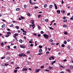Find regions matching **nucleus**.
Masks as SVG:
<instances>
[{
    "instance_id": "17",
    "label": "nucleus",
    "mask_w": 73,
    "mask_h": 73,
    "mask_svg": "<svg viewBox=\"0 0 73 73\" xmlns=\"http://www.w3.org/2000/svg\"><path fill=\"white\" fill-rule=\"evenodd\" d=\"M19 42H20V43H22V42H23V40H22L20 39L19 40Z\"/></svg>"
},
{
    "instance_id": "32",
    "label": "nucleus",
    "mask_w": 73,
    "mask_h": 73,
    "mask_svg": "<svg viewBox=\"0 0 73 73\" xmlns=\"http://www.w3.org/2000/svg\"><path fill=\"white\" fill-rule=\"evenodd\" d=\"M7 33L8 35H10V34H11V32H7Z\"/></svg>"
},
{
    "instance_id": "38",
    "label": "nucleus",
    "mask_w": 73,
    "mask_h": 73,
    "mask_svg": "<svg viewBox=\"0 0 73 73\" xmlns=\"http://www.w3.org/2000/svg\"><path fill=\"white\" fill-rule=\"evenodd\" d=\"M70 15V13H68L67 14V16H69Z\"/></svg>"
},
{
    "instance_id": "37",
    "label": "nucleus",
    "mask_w": 73,
    "mask_h": 73,
    "mask_svg": "<svg viewBox=\"0 0 73 73\" xmlns=\"http://www.w3.org/2000/svg\"><path fill=\"white\" fill-rule=\"evenodd\" d=\"M27 15L28 16H30L31 15V14H30V13H27Z\"/></svg>"
},
{
    "instance_id": "52",
    "label": "nucleus",
    "mask_w": 73,
    "mask_h": 73,
    "mask_svg": "<svg viewBox=\"0 0 73 73\" xmlns=\"http://www.w3.org/2000/svg\"><path fill=\"white\" fill-rule=\"evenodd\" d=\"M51 45H53V46H54V45L55 44L54 43H52L51 44Z\"/></svg>"
},
{
    "instance_id": "2",
    "label": "nucleus",
    "mask_w": 73,
    "mask_h": 73,
    "mask_svg": "<svg viewBox=\"0 0 73 73\" xmlns=\"http://www.w3.org/2000/svg\"><path fill=\"white\" fill-rule=\"evenodd\" d=\"M27 70H28V69L27 68H23L22 70V72H24V71H27Z\"/></svg>"
},
{
    "instance_id": "35",
    "label": "nucleus",
    "mask_w": 73,
    "mask_h": 73,
    "mask_svg": "<svg viewBox=\"0 0 73 73\" xmlns=\"http://www.w3.org/2000/svg\"><path fill=\"white\" fill-rule=\"evenodd\" d=\"M70 68L71 69H73V66H70Z\"/></svg>"
},
{
    "instance_id": "4",
    "label": "nucleus",
    "mask_w": 73,
    "mask_h": 73,
    "mask_svg": "<svg viewBox=\"0 0 73 73\" xmlns=\"http://www.w3.org/2000/svg\"><path fill=\"white\" fill-rule=\"evenodd\" d=\"M20 47L21 48H26L25 46H23V45H20Z\"/></svg>"
},
{
    "instance_id": "12",
    "label": "nucleus",
    "mask_w": 73,
    "mask_h": 73,
    "mask_svg": "<svg viewBox=\"0 0 73 73\" xmlns=\"http://www.w3.org/2000/svg\"><path fill=\"white\" fill-rule=\"evenodd\" d=\"M15 28H16V29H19V27L17 26H16L15 27Z\"/></svg>"
},
{
    "instance_id": "22",
    "label": "nucleus",
    "mask_w": 73,
    "mask_h": 73,
    "mask_svg": "<svg viewBox=\"0 0 73 73\" xmlns=\"http://www.w3.org/2000/svg\"><path fill=\"white\" fill-rule=\"evenodd\" d=\"M20 10V8H17L16 9V11H19Z\"/></svg>"
},
{
    "instance_id": "60",
    "label": "nucleus",
    "mask_w": 73,
    "mask_h": 73,
    "mask_svg": "<svg viewBox=\"0 0 73 73\" xmlns=\"http://www.w3.org/2000/svg\"><path fill=\"white\" fill-rule=\"evenodd\" d=\"M29 43H30V44H32V42L31 41H30L29 42Z\"/></svg>"
},
{
    "instance_id": "42",
    "label": "nucleus",
    "mask_w": 73,
    "mask_h": 73,
    "mask_svg": "<svg viewBox=\"0 0 73 73\" xmlns=\"http://www.w3.org/2000/svg\"><path fill=\"white\" fill-rule=\"evenodd\" d=\"M17 72V70H14L15 73H16Z\"/></svg>"
},
{
    "instance_id": "19",
    "label": "nucleus",
    "mask_w": 73,
    "mask_h": 73,
    "mask_svg": "<svg viewBox=\"0 0 73 73\" xmlns=\"http://www.w3.org/2000/svg\"><path fill=\"white\" fill-rule=\"evenodd\" d=\"M66 71H68V72H70V70L69 69H68L66 70Z\"/></svg>"
},
{
    "instance_id": "46",
    "label": "nucleus",
    "mask_w": 73,
    "mask_h": 73,
    "mask_svg": "<svg viewBox=\"0 0 73 73\" xmlns=\"http://www.w3.org/2000/svg\"><path fill=\"white\" fill-rule=\"evenodd\" d=\"M53 41V40L52 39H51L50 40V42H52V41Z\"/></svg>"
},
{
    "instance_id": "62",
    "label": "nucleus",
    "mask_w": 73,
    "mask_h": 73,
    "mask_svg": "<svg viewBox=\"0 0 73 73\" xmlns=\"http://www.w3.org/2000/svg\"><path fill=\"white\" fill-rule=\"evenodd\" d=\"M30 46H33V44H31V45H30Z\"/></svg>"
},
{
    "instance_id": "34",
    "label": "nucleus",
    "mask_w": 73,
    "mask_h": 73,
    "mask_svg": "<svg viewBox=\"0 0 73 73\" xmlns=\"http://www.w3.org/2000/svg\"><path fill=\"white\" fill-rule=\"evenodd\" d=\"M33 25H31V27H35V24H33Z\"/></svg>"
},
{
    "instance_id": "8",
    "label": "nucleus",
    "mask_w": 73,
    "mask_h": 73,
    "mask_svg": "<svg viewBox=\"0 0 73 73\" xmlns=\"http://www.w3.org/2000/svg\"><path fill=\"white\" fill-rule=\"evenodd\" d=\"M40 70H41V69H40L36 70V72L37 73V72H39Z\"/></svg>"
},
{
    "instance_id": "3",
    "label": "nucleus",
    "mask_w": 73,
    "mask_h": 73,
    "mask_svg": "<svg viewBox=\"0 0 73 73\" xmlns=\"http://www.w3.org/2000/svg\"><path fill=\"white\" fill-rule=\"evenodd\" d=\"M31 21L32 23H31V24H35V23H34V22H35V21H34V20H31Z\"/></svg>"
},
{
    "instance_id": "15",
    "label": "nucleus",
    "mask_w": 73,
    "mask_h": 73,
    "mask_svg": "<svg viewBox=\"0 0 73 73\" xmlns=\"http://www.w3.org/2000/svg\"><path fill=\"white\" fill-rule=\"evenodd\" d=\"M19 57H22V56H23L22 54H19Z\"/></svg>"
},
{
    "instance_id": "31",
    "label": "nucleus",
    "mask_w": 73,
    "mask_h": 73,
    "mask_svg": "<svg viewBox=\"0 0 73 73\" xmlns=\"http://www.w3.org/2000/svg\"><path fill=\"white\" fill-rule=\"evenodd\" d=\"M65 45H64V44H62L61 45V46H62V47H65Z\"/></svg>"
},
{
    "instance_id": "51",
    "label": "nucleus",
    "mask_w": 73,
    "mask_h": 73,
    "mask_svg": "<svg viewBox=\"0 0 73 73\" xmlns=\"http://www.w3.org/2000/svg\"><path fill=\"white\" fill-rule=\"evenodd\" d=\"M40 69H42V68H44V66H41L40 67Z\"/></svg>"
},
{
    "instance_id": "16",
    "label": "nucleus",
    "mask_w": 73,
    "mask_h": 73,
    "mask_svg": "<svg viewBox=\"0 0 73 73\" xmlns=\"http://www.w3.org/2000/svg\"><path fill=\"white\" fill-rule=\"evenodd\" d=\"M56 62V61H53L51 63L52 65H53V64H54V63H55Z\"/></svg>"
},
{
    "instance_id": "6",
    "label": "nucleus",
    "mask_w": 73,
    "mask_h": 73,
    "mask_svg": "<svg viewBox=\"0 0 73 73\" xmlns=\"http://www.w3.org/2000/svg\"><path fill=\"white\" fill-rule=\"evenodd\" d=\"M21 31H22L23 32H24V33H27V31H24V29H21Z\"/></svg>"
},
{
    "instance_id": "27",
    "label": "nucleus",
    "mask_w": 73,
    "mask_h": 73,
    "mask_svg": "<svg viewBox=\"0 0 73 73\" xmlns=\"http://www.w3.org/2000/svg\"><path fill=\"white\" fill-rule=\"evenodd\" d=\"M39 48H42V46H40V45H39L38 46Z\"/></svg>"
},
{
    "instance_id": "28",
    "label": "nucleus",
    "mask_w": 73,
    "mask_h": 73,
    "mask_svg": "<svg viewBox=\"0 0 73 73\" xmlns=\"http://www.w3.org/2000/svg\"><path fill=\"white\" fill-rule=\"evenodd\" d=\"M63 42L64 44H67V42H66V41H64Z\"/></svg>"
},
{
    "instance_id": "7",
    "label": "nucleus",
    "mask_w": 73,
    "mask_h": 73,
    "mask_svg": "<svg viewBox=\"0 0 73 73\" xmlns=\"http://www.w3.org/2000/svg\"><path fill=\"white\" fill-rule=\"evenodd\" d=\"M38 52L39 53H41L42 52V49H40L39 50Z\"/></svg>"
},
{
    "instance_id": "5",
    "label": "nucleus",
    "mask_w": 73,
    "mask_h": 73,
    "mask_svg": "<svg viewBox=\"0 0 73 73\" xmlns=\"http://www.w3.org/2000/svg\"><path fill=\"white\" fill-rule=\"evenodd\" d=\"M54 5L55 6V9H57V5H56V3H54Z\"/></svg>"
},
{
    "instance_id": "20",
    "label": "nucleus",
    "mask_w": 73,
    "mask_h": 73,
    "mask_svg": "<svg viewBox=\"0 0 73 73\" xmlns=\"http://www.w3.org/2000/svg\"><path fill=\"white\" fill-rule=\"evenodd\" d=\"M63 27L64 28H65L66 27H67V25H63Z\"/></svg>"
},
{
    "instance_id": "45",
    "label": "nucleus",
    "mask_w": 73,
    "mask_h": 73,
    "mask_svg": "<svg viewBox=\"0 0 73 73\" xmlns=\"http://www.w3.org/2000/svg\"><path fill=\"white\" fill-rule=\"evenodd\" d=\"M62 19L63 20H65L66 19V17H64Z\"/></svg>"
},
{
    "instance_id": "50",
    "label": "nucleus",
    "mask_w": 73,
    "mask_h": 73,
    "mask_svg": "<svg viewBox=\"0 0 73 73\" xmlns=\"http://www.w3.org/2000/svg\"><path fill=\"white\" fill-rule=\"evenodd\" d=\"M37 36H38V37H40L41 36V35H40V34H38L37 35Z\"/></svg>"
},
{
    "instance_id": "64",
    "label": "nucleus",
    "mask_w": 73,
    "mask_h": 73,
    "mask_svg": "<svg viewBox=\"0 0 73 73\" xmlns=\"http://www.w3.org/2000/svg\"><path fill=\"white\" fill-rule=\"evenodd\" d=\"M27 53H31V52H30L27 51Z\"/></svg>"
},
{
    "instance_id": "11",
    "label": "nucleus",
    "mask_w": 73,
    "mask_h": 73,
    "mask_svg": "<svg viewBox=\"0 0 73 73\" xmlns=\"http://www.w3.org/2000/svg\"><path fill=\"white\" fill-rule=\"evenodd\" d=\"M53 7V5H50L49 6V8L50 9H51V8H52V7Z\"/></svg>"
},
{
    "instance_id": "13",
    "label": "nucleus",
    "mask_w": 73,
    "mask_h": 73,
    "mask_svg": "<svg viewBox=\"0 0 73 73\" xmlns=\"http://www.w3.org/2000/svg\"><path fill=\"white\" fill-rule=\"evenodd\" d=\"M63 22H64V23H65L66 22H67L68 21V20L66 19L63 20Z\"/></svg>"
},
{
    "instance_id": "41",
    "label": "nucleus",
    "mask_w": 73,
    "mask_h": 73,
    "mask_svg": "<svg viewBox=\"0 0 73 73\" xmlns=\"http://www.w3.org/2000/svg\"><path fill=\"white\" fill-rule=\"evenodd\" d=\"M2 21H3V22H6V21L4 19H2Z\"/></svg>"
},
{
    "instance_id": "55",
    "label": "nucleus",
    "mask_w": 73,
    "mask_h": 73,
    "mask_svg": "<svg viewBox=\"0 0 73 73\" xmlns=\"http://www.w3.org/2000/svg\"><path fill=\"white\" fill-rule=\"evenodd\" d=\"M70 20H73V17H71L70 18Z\"/></svg>"
},
{
    "instance_id": "36",
    "label": "nucleus",
    "mask_w": 73,
    "mask_h": 73,
    "mask_svg": "<svg viewBox=\"0 0 73 73\" xmlns=\"http://www.w3.org/2000/svg\"><path fill=\"white\" fill-rule=\"evenodd\" d=\"M49 69H52L53 67H51V66H49Z\"/></svg>"
},
{
    "instance_id": "49",
    "label": "nucleus",
    "mask_w": 73,
    "mask_h": 73,
    "mask_svg": "<svg viewBox=\"0 0 73 73\" xmlns=\"http://www.w3.org/2000/svg\"><path fill=\"white\" fill-rule=\"evenodd\" d=\"M11 64H14V62H11Z\"/></svg>"
},
{
    "instance_id": "39",
    "label": "nucleus",
    "mask_w": 73,
    "mask_h": 73,
    "mask_svg": "<svg viewBox=\"0 0 73 73\" xmlns=\"http://www.w3.org/2000/svg\"><path fill=\"white\" fill-rule=\"evenodd\" d=\"M5 58V56H4V57H2L1 58V59L3 60V59H4V58Z\"/></svg>"
},
{
    "instance_id": "9",
    "label": "nucleus",
    "mask_w": 73,
    "mask_h": 73,
    "mask_svg": "<svg viewBox=\"0 0 73 73\" xmlns=\"http://www.w3.org/2000/svg\"><path fill=\"white\" fill-rule=\"evenodd\" d=\"M22 54L23 57H26V56H27V55L24 54L23 53H22Z\"/></svg>"
},
{
    "instance_id": "56",
    "label": "nucleus",
    "mask_w": 73,
    "mask_h": 73,
    "mask_svg": "<svg viewBox=\"0 0 73 73\" xmlns=\"http://www.w3.org/2000/svg\"><path fill=\"white\" fill-rule=\"evenodd\" d=\"M1 45L2 46L3 45H4V43L3 42H2L1 44Z\"/></svg>"
},
{
    "instance_id": "54",
    "label": "nucleus",
    "mask_w": 73,
    "mask_h": 73,
    "mask_svg": "<svg viewBox=\"0 0 73 73\" xmlns=\"http://www.w3.org/2000/svg\"><path fill=\"white\" fill-rule=\"evenodd\" d=\"M16 48H17V46H15L13 47V48H14V49H16Z\"/></svg>"
},
{
    "instance_id": "1",
    "label": "nucleus",
    "mask_w": 73,
    "mask_h": 73,
    "mask_svg": "<svg viewBox=\"0 0 73 73\" xmlns=\"http://www.w3.org/2000/svg\"><path fill=\"white\" fill-rule=\"evenodd\" d=\"M44 37V38H45L46 39H48L49 38V36L48 35H46V34H44L43 35Z\"/></svg>"
},
{
    "instance_id": "18",
    "label": "nucleus",
    "mask_w": 73,
    "mask_h": 73,
    "mask_svg": "<svg viewBox=\"0 0 73 73\" xmlns=\"http://www.w3.org/2000/svg\"><path fill=\"white\" fill-rule=\"evenodd\" d=\"M5 27V24H4V25H2L1 27L2 28H4V27Z\"/></svg>"
},
{
    "instance_id": "48",
    "label": "nucleus",
    "mask_w": 73,
    "mask_h": 73,
    "mask_svg": "<svg viewBox=\"0 0 73 73\" xmlns=\"http://www.w3.org/2000/svg\"><path fill=\"white\" fill-rule=\"evenodd\" d=\"M38 8V7L37 6V7H35V9H37V8Z\"/></svg>"
},
{
    "instance_id": "43",
    "label": "nucleus",
    "mask_w": 73,
    "mask_h": 73,
    "mask_svg": "<svg viewBox=\"0 0 73 73\" xmlns=\"http://www.w3.org/2000/svg\"><path fill=\"white\" fill-rule=\"evenodd\" d=\"M41 17V15H39L38 16V18H40Z\"/></svg>"
},
{
    "instance_id": "29",
    "label": "nucleus",
    "mask_w": 73,
    "mask_h": 73,
    "mask_svg": "<svg viewBox=\"0 0 73 73\" xmlns=\"http://www.w3.org/2000/svg\"><path fill=\"white\" fill-rule=\"evenodd\" d=\"M10 57H8L6 58L7 60H9V59H10Z\"/></svg>"
},
{
    "instance_id": "23",
    "label": "nucleus",
    "mask_w": 73,
    "mask_h": 73,
    "mask_svg": "<svg viewBox=\"0 0 73 73\" xmlns=\"http://www.w3.org/2000/svg\"><path fill=\"white\" fill-rule=\"evenodd\" d=\"M30 4H31V5H32V4H36V3H32V2H31V3H30Z\"/></svg>"
},
{
    "instance_id": "25",
    "label": "nucleus",
    "mask_w": 73,
    "mask_h": 73,
    "mask_svg": "<svg viewBox=\"0 0 73 73\" xmlns=\"http://www.w3.org/2000/svg\"><path fill=\"white\" fill-rule=\"evenodd\" d=\"M9 65V64L5 63V66H8V65Z\"/></svg>"
},
{
    "instance_id": "40",
    "label": "nucleus",
    "mask_w": 73,
    "mask_h": 73,
    "mask_svg": "<svg viewBox=\"0 0 73 73\" xmlns=\"http://www.w3.org/2000/svg\"><path fill=\"white\" fill-rule=\"evenodd\" d=\"M40 33H41V34H44V32H43V31H41L40 32Z\"/></svg>"
},
{
    "instance_id": "24",
    "label": "nucleus",
    "mask_w": 73,
    "mask_h": 73,
    "mask_svg": "<svg viewBox=\"0 0 73 73\" xmlns=\"http://www.w3.org/2000/svg\"><path fill=\"white\" fill-rule=\"evenodd\" d=\"M19 35V34H14V35L15 36H18Z\"/></svg>"
},
{
    "instance_id": "10",
    "label": "nucleus",
    "mask_w": 73,
    "mask_h": 73,
    "mask_svg": "<svg viewBox=\"0 0 73 73\" xmlns=\"http://www.w3.org/2000/svg\"><path fill=\"white\" fill-rule=\"evenodd\" d=\"M60 10H58L57 11V12L58 13V14H60Z\"/></svg>"
},
{
    "instance_id": "59",
    "label": "nucleus",
    "mask_w": 73,
    "mask_h": 73,
    "mask_svg": "<svg viewBox=\"0 0 73 73\" xmlns=\"http://www.w3.org/2000/svg\"><path fill=\"white\" fill-rule=\"evenodd\" d=\"M13 24H12L11 25L10 27H13Z\"/></svg>"
},
{
    "instance_id": "57",
    "label": "nucleus",
    "mask_w": 73,
    "mask_h": 73,
    "mask_svg": "<svg viewBox=\"0 0 73 73\" xmlns=\"http://www.w3.org/2000/svg\"><path fill=\"white\" fill-rule=\"evenodd\" d=\"M64 2L63 1V0H62V3L64 4Z\"/></svg>"
},
{
    "instance_id": "47",
    "label": "nucleus",
    "mask_w": 73,
    "mask_h": 73,
    "mask_svg": "<svg viewBox=\"0 0 73 73\" xmlns=\"http://www.w3.org/2000/svg\"><path fill=\"white\" fill-rule=\"evenodd\" d=\"M46 54H49V51H47L46 52Z\"/></svg>"
},
{
    "instance_id": "63",
    "label": "nucleus",
    "mask_w": 73,
    "mask_h": 73,
    "mask_svg": "<svg viewBox=\"0 0 73 73\" xmlns=\"http://www.w3.org/2000/svg\"><path fill=\"white\" fill-rule=\"evenodd\" d=\"M64 34L65 35H68V33H67V32H65Z\"/></svg>"
},
{
    "instance_id": "58",
    "label": "nucleus",
    "mask_w": 73,
    "mask_h": 73,
    "mask_svg": "<svg viewBox=\"0 0 73 73\" xmlns=\"http://www.w3.org/2000/svg\"><path fill=\"white\" fill-rule=\"evenodd\" d=\"M24 7H25V8H27V5H25L24 6Z\"/></svg>"
},
{
    "instance_id": "21",
    "label": "nucleus",
    "mask_w": 73,
    "mask_h": 73,
    "mask_svg": "<svg viewBox=\"0 0 73 73\" xmlns=\"http://www.w3.org/2000/svg\"><path fill=\"white\" fill-rule=\"evenodd\" d=\"M48 27L50 29H52V30H54V29L52 28L49 27V26Z\"/></svg>"
},
{
    "instance_id": "44",
    "label": "nucleus",
    "mask_w": 73,
    "mask_h": 73,
    "mask_svg": "<svg viewBox=\"0 0 73 73\" xmlns=\"http://www.w3.org/2000/svg\"><path fill=\"white\" fill-rule=\"evenodd\" d=\"M70 45H68V49H70Z\"/></svg>"
},
{
    "instance_id": "30",
    "label": "nucleus",
    "mask_w": 73,
    "mask_h": 73,
    "mask_svg": "<svg viewBox=\"0 0 73 73\" xmlns=\"http://www.w3.org/2000/svg\"><path fill=\"white\" fill-rule=\"evenodd\" d=\"M9 36V35H8V34L7 35H6L5 36V37H8Z\"/></svg>"
},
{
    "instance_id": "26",
    "label": "nucleus",
    "mask_w": 73,
    "mask_h": 73,
    "mask_svg": "<svg viewBox=\"0 0 73 73\" xmlns=\"http://www.w3.org/2000/svg\"><path fill=\"white\" fill-rule=\"evenodd\" d=\"M47 7V5L45 4L44 5V8H46V7Z\"/></svg>"
},
{
    "instance_id": "14",
    "label": "nucleus",
    "mask_w": 73,
    "mask_h": 73,
    "mask_svg": "<svg viewBox=\"0 0 73 73\" xmlns=\"http://www.w3.org/2000/svg\"><path fill=\"white\" fill-rule=\"evenodd\" d=\"M38 29H41V27L38 25H37Z\"/></svg>"
},
{
    "instance_id": "61",
    "label": "nucleus",
    "mask_w": 73,
    "mask_h": 73,
    "mask_svg": "<svg viewBox=\"0 0 73 73\" xmlns=\"http://www.w3.org/2000/svg\"><path fill=\"white\" fill-rule=\"evenodd\" d=\"M41 54H42V53H39L38 54V55H41Z\"/></svg>"
},
{
    "instance_id": "33",
    "label": "nucleus",
    "mask_w": 73,
    "mask_h": 73,
    "mask_svg": "<svg viewBox=\"0 0 73 73\" xmlns=\"http://www.w3.org/2000/svg\"><path fill=\"white\" fill-rule=\"evenodd\" d=\"M44 21L46 22H48V19H46L44 20Z\"/></svg>"
},
{
    "instance_id": "53",
    "label": "nucleus",
    "mask_w": 73,
    "mask_h": 73,
    "mask_svg": "<svg viewBox=\"0 0 73 73\" xmlns=\"http://www.w3.org/2000/svg\"><path fill=\"white\" fill-rule=\"evenodd\" d=\"M7 48H9H9H10V46H7Z\"/></svg>"
}]
</instances>
